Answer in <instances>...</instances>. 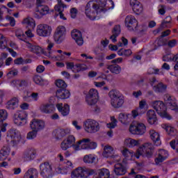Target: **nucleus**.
Segmentation results:
<instances>
[{
    "label": "nucleus",
    "mask_w": 178,
    "mask_h": 178,
    "mask_svg": "<svg viewBox=\"0 0 178 178\" xmlns=\"http://www.w3.org/2000/svg\"><path fill=\"white\" fill-rule=\"evenodd\" d=\"M154 147L152 143H144L137 149L136 157L137 159H138L140 156L149 159V158H152V155H154Z\"/></svg>",
    "instance_id": "obj_1"
},
{
    "label": "nucleus",
    "mask_w": 178,
    "mask_h": 178,
    "mask_svg": "<svg viewBox=\"0 0 178 178\" xmlns=\"http://www.w3.org/2000/svg\"><path fill=\"white\" fill-rule=\"evenodd\" d=\"M113 8H115V3L112 0H99L97 3L92 4V8L97 13H105L109 9H113Z\"/></svg>",
    "instance_id": "obj_2"
},
{
    "label": "nucleus",
    "mask_w": 178,
    "mask_h": 178,
    "mask_svg": "<svg viewBox=\"0 0 178 178\" xmlns=\"http://www.w3.org/2000/svg\"><path fill=\"white\" fill-rule=\"evenodd\" d=\"M81 146V148H80ZM97 148V143L91 141L90 138H83L76 143L74 145V149L79 151L81 149H95Z\"/></svg>",
    "instance_id": "obj_3"
},
{
    "label": "nucleus",
    "mask_w": 178,
    "mask_h": 178,
    "mask_svg": "<svg viewBox=\"0 0 178 178\" xmlns=\"http://www.w3.org/2000/svg\"><path fill=\"white\" fill-rule=\"evenodd\" d=\"M86 100L88 105L95 107L94 112H99V108L95 106V104L98 102V90L90 89L88 95H86Z\"/></svg>",
    "instance_id": "obj_4"
},
{
    "label": "nucleus",
    "mask_w": 178,
    "mask_h": 178,
    "mask_svg": "<svg viewBox=\"0 0 178 178\" xmlns=\"http://www.w3.org/2000/svg\"><path fill=\"white\" fill-rule=\"evenodd\" d=\"M83 128L87 133H97L99 131V123L94 120L88 119L83 122Z\"/></svg>",
    "instance_id": "obj_5"
},
{
    "label": "nucleus",
    "mask_w": 178,
    "mask_h": 178,
    "mask_svg": "<svg viewBox=\"0 0 178 178\" xmlns=\"http://www.w3.org/2000/svg\"><path fill=\"white\" fill-rule=\"evenodd\" d=\"M37 8L36 12L34 13V17L36 19H41L44 15H48L49 12V7L42 4L41 0H37Z\"/></svg>",
    "instance_id": "obj_6"
},
{
    "label": "nucleus",
    "mask_w": 178,
    "mask_h": 178,
    "mask_svg": "<svg viewBox=\"0 0 178 178\" xmlns=\"http://www.w3.org/2000/svg\"><path fill=\"white\" fill-rule=\"evenodd\" d=\"M40 175L44 178H51L54 176L52 165L49 162H44L40 165Z\"/></svg>",
    "instance_id": "obj_7"
},
{
    "label": "nucleus",
    "mask_w": 178,
    "mask_h": 178,
    "mask_svg": "<svg viewBox=\"0 0 178 178\" xmlns=\"http://www.w3.org/2000/svg\"><path fill=\"white\" fill-rule=\"evenodd\" d=\"M129 131L135 136H143L147 131V127L143 123L138 122L130 126Z\"/></svg>",
    "instance_id": "obj_8"
},
{
    "label": "nucleus",
    "mask_w": 178,
    "mask_h": 178,
    "mask_svg": "<svg viewBox=\"0 0 178 178\" xmlns=\"http://www.w3.org/2000/svg\"><path fill=\"white\" fill-rule=\"evenodd\" d=\"M65 38L66 28H65L63 26L57 27L54 35L55 42H56V44H61Z\"/></svg>",
    "instance_id": "obj_9"
},
{
    "label": "nucleus",
    "mask_w": 178,
    "mask_h": 178,
    "mask_svg": "<svg viewBox=\"0 0 178 178\" xmlns=\"http://www.w3.org/2000/svg\"><path fill=\"white\" fill-rule=\"evenodd\" d=\"M36 33L40 37H49L52 33V27L47 24H40L37 26Z\"/></svg>",
    "instance_id": "obj_10"
},
{
    "label": "nucleus",
    "mask_w": 178,
    "mask_h": 178,
    "mask_svg": "<svg viewBox=\"0 0 178 178\" xmlns=\"http://www.w3.org/2000/svg\"><path fill=\"white\" fill-rule=\"evenodd\" d=\"M163 99L167 105V106L171 109V111H175L178 113V106L177 103L176 102V99L172 97L169 94H165L163 96Z\"/></svg>",
    "instance_id": "obj_11"
},
{
    "label": "nucleus",
    "mask_w": 178,
    "mask_h": 178,
    "mask_svg": "<svg viewBox=\"0 0 178 178\" xmlns=\"http://www.w3.org/2000/svg\"><path fill=\"white\" fill-rule=\"evenodd\" d=\"M137 19L133 15H128L125 18V26L129 31H137Z\"/></svg>",
    "instance_id": "obj_12"
},
{
    "label": "nucleus",
    "mask_w": 178,
    "mask_h": 178,
    "mask_svg": "<svg viewBox=\"0 0 178 178\" xmlns=\"http://www.w3.org/2000/svg\"><path fill=\"white\" fill-rule=\"evenodd\" d=\"M7 140L10 143H13L15 144L16 143H19L20 140V132L15 129H11L7 132Z\"/></svg>",
    "instance_id": "obj_13"
},
{
    "label": "nucleus",
    "mask_w": 178,
    "mask_h": 178,
    "mask_svg": "<svg viewBox=\"0 0 178 178\" xmlns=\"http://www.w3.org/2000/svg\"><path fill=\"white\" fill-rule=\"evenodd\" d=\"M74 143H76V138L74 136L70 135L69 136L67 139H65L60 144L61 149L63 151H66L68 148H70L71 147H74V145H77V144L74 145Z\"/></svg>",
    "instance_id": "obj_14"
},
{
    "label": "nucleus",
    "mask_w": 178,
    "mask_h": 178,
    "mask_svg": "<svg viewBox=\"0 0 178 178\" xmlns=\"http://www.w3.org/2000/svg\"><path fill=\"white\" fill-rule=\"evenodd\" d=\"M6 119H8V113L6 112V110H0V140L1 137H2V134L5 133L6 131V126H8L7 123H3V121H5Z\"/></svg>",
    "instance_id": "obj_15"
},
{
    "label": "nucleus",
    "mask_w": 178,
    "mask_h": 178,
    "mask_svg": "<svg viewBox=\"0 0 178 178\" xmlns=\"http://www.w3.org/2000/svg\"><path fill=\"white\" fill-rule=\"evenodd\" d=\"M30 127L32 130L40 131L45 127V122L41 120L33 119L31 121Z\"/></svg>",
    "instance_id": "obj_16"
},
{
    "label": "nucleus",
    "mask_w": 178,
    "mask_h": 178,
    "mask_svg": "<svg viewBox=\"0 0 178 178\" xmlns=\"http://www.w3.org/2000/svg\"><path fill=\"white\" fill-rule=\"evenodd\" d=\"M71 35L73 40H74L75 42L79 47H81V45L84 44V40H83V35L81 34V32L80 31H78L77 29H74L71 33Z\"/></svg>",
    "instance_id": "obj_17"
},
{
    "label": "nucleus",
    "mask_w": 178,
    "mask_h": 178,
    "mask_svg": "<svg viewBox=\"0 0 178 178\" xmlns=\"http://www.w3.org/2000/svg\"><path fill=\"white\" fill-rule=\"evenodd\" d=\"M113 154V148L111 146L106 145L104 147L103 156L104 158H117L116 161H119L120 159V156L117 154Z\"/></svg>",
    "instance_id": "obj_18"
},
{
    "label": "nucleus",
    "mask_w": 178,
    "mask_h": 178,
    "mask_svg": "<svg viewBox=\"0 0 178 178\" xmlns=\"http://www.w3.org/2000/svg\"><path fill=\"white\" fill-rule=\"evenodd\" d=\"M36 155L37 152H35V149H28L24 152L22 158L26 161H33V159H35Z\"/></svg>",
    "instance_id": "obj_19"
},
{
    "label": "nucleus",
    "mask_w": 178,
    "mask_h": 178,
    "mask_svg": "<svg viewBox=\"0 0 178 178\" xmlns=\"http://www.w3.org/2000/svg\"><path fill=\"white\" fill-rule=\"evenodd\" d=\"M129 3L134 13H136V15H140V13L143 12V5L141 4V3H140V1L137 0H130Z\"/></svg>",
    "instance_id": "obj_20"
},
{
    "label": "nucleus",
    "mask_w": 178,
    "mask_h": 178,
    "mask_svg": "<svg viewBox=\"0 0 178 178\" xmlns=\"http://www.w3.org/2000/svg\"><path fill=\"white\" fill-rule=\"evenodd\" d=\"M56 97L58 99H67L70 98V92L65 89H58L56 92Z\"/></svg>",
    "instance_id": "obj_21"
},
{
    "label": "nucleus",
    "mask_w": 178,
    "mask_h": 178,
    "mask_svg": "<svg viewBox=\"0 0 178 178\" xmlns=\"http://www.w3.org/2000/svg\"><path fill=\"white\" fill-rule=\"evenodd\" d=\"M39 109L42 113L49 114L55 111V106L51 104H43L40 106Z\"/></svg>",
    "instance_id": "obj_22"
},
{
    "label": "nucleus",
    "mask_w": 178,
    "mask_h": 178,
    "mask_svg": "<svg viewBox=\"0 0 178 178\" xmlns=\"http://www.w3.org/2000/svg\"><path fill=\"white\" fill-rule=\"evenodd\" d=\"M56 108L62 116H67L70 112V107L68 104H65L63 106V104H57Z\"/></svg>",
    "instance_id": "obj_23"
},
{
    "label": "nucleus",
    "mask_w": 178,
    "mask_h": 178,
    "mask_svg": "<svg viewBox=\"0 0 178 178\" xmlns=\"http://www.w3.org/2000/svg\"><path fill=\"white\" fill-rule=\"evenodd\" d=\"M150 138H152V141L154 143V145H156V147L161 145V136H159V134L155 130L152 129L149 131Z\"/></svg>",
    "instance_id": "obj_24"
},
{
    "label": "nucleus",
    "mask_w": 178,
    "mask_h": 178,
    "mask_svg": "<svg viewBox=\"0 0 178 178\" xmlns=\"http://www.w3.org/2000/svg\"><path fill=\"white\" fill-rule=\"evenodd\" d=\"M19 106V99L17 97H13L10 101H8L6 105V109L9 111H14Z\"/></svg>",
    "instance_id": "obj_25"
},
{
    "label": "nucleus",
    "mask_w": 178,
    "mask_h": 178,
    "mask_svg": "<svg viewBox=\"0 0 178 178\" xmlns=\"http://www.w3.org/2000/svg\"><path fill=\"white\" fill-rule=\"evenodd\" d=\"M147 122L149 123V124H155L156 123V121L158 120V118H156V114L155 113V111L154 110H149L147 112Z\"/></svg>",
    "instance_id": "obj_26"
},
{
    "label": "nucleus",
    "mask_w": 178,
    "mask_h": 178,
    "mask_svg": "<svg viewBox=\"0 0 178 178\" xmlns=\"http://www.w3.org/2000/svg\"><path fill=\"white\" fill-rule=\"evenodd\" d=\"M166 106L163 103L162 106L159 109V111H156L158 115L161 116V118H164L165 119H168V120H170L172 119V115H170L167 111Z\"/></svg>",
    "instance_id": "obj_27"
},
{
    "label": "nucleus",
    "mask_w": 178,
    "mask_h": 178,
    "mask_svg": "<svg viewBox=\"0 0 178 178\" xmlns=\"http://www.w3.org/2000/svg\"><path fill=\"white\" fill-rule=\"evenodd\" d=\"M39 172L35 168H29L24 174V178H38Z\"/></svg>",
    "instance_id": "obj_28"
},
{
    "label": "nucleus",
    "mask_w": 178,
    "mask_h": 178,
    "mask_svg": "<svg viewBox=\"0 0 178 178\" xmlns=\"http://www.w3.org/2000/svg\"><path fill=\"white\" fill-rule=\"evenodd\" d=\"M85 170H86V168L78 167L77 168H76L72 171V176H73V177H76V178H79V177L83 178L85 177Z\"/></svg>",
    "instance_id": "obj_29"
},
{
    "label": "nucleus",
    "mask_w": 178,
    "mask_h": 178,
    "mask_svg": "<svg viewBox=\"0 0 178 178\" xmlns=\"http://www.w3.org/2000/svg\"><path fill=\"white\" fill-rule=\"evenodd\" d=\"M114 173H115L117 176H123V175L126 173V169L124 168V167H123V165H122V163H116L114 165Z\"/></svg>",
    "instance_id": "obj_30"
},
{
    "label": "nucleus",
    "mask_w": 178,
    "mask_h": 178,
    "mask_svg": "<svg viewBox=\"0 0 178 178\" xmlns=\"http://www.w3.org/2000/svg\"><path fill=\"white\" fill-rule=\"evenodd\" d=\"M112 34L113 35L110 37V40H111L113 42H116V41H118L116 38H118L120 34V25H116L114 26L112 31Z\"/></svg>",
    "instance_id": "obj_31"
},
{
    "label": "nucleus",
    "mask_w": 178,
    "mask_h": 178,
    "mask_svg": "<svg viewBox=\"0 0 178 178\" xmlns=\"http://www.w3.org/2000/svg\"><path fill=\"white\" fill-rule=\"evenodd\" d=\"M27 47L30 49L31 52H33V54H36L37 55L42 54V48L40 46L31 44L30 42H27Z\"/></svg>",
    "instance_id": "obj_32"
},
{
    "label": "nucleus",
    "mask_w": 178,
    "mask_h": 178,
    "mask_svg": "<svg viewBox=\"0 0 178 178\" xmlns=\"http://www.w3.org/2000/svg\"><path fill=\"white\" fill-rule=\"evenodd\" d=\"M85 13L90 20H95V16H94V12H91V4L88 3L85 7Z\"/></svg>",
    "instance_id": "obj_33"
},
{
    "label": "nucleus",
    "mask_w": 178,
    "mask_h": 178,
    "mask_svg": "<svg viewBox=\"0 0 178 178\" xmlns=\"http://www.w3.org/2000/svg\"><path fill=\"white\" fill-rule=\"evenodd\" d=\"M14 116H15L17 119H19L20 121L22 122V124H27V115L26 114V112L20 111L19 113H15Z\"/></svg>",
    "instance_id": "obj_34"
},
{
    "label": "nucleus",
    "mask_w": 178,
    "mask_h": 178,
    "mask_svg": "<svg viewBox=\"0 0 178 178\" xmlns=\"http://www.w3.org/2000/svg\"><path fill=\"white\" fill-rule=\"evenodd\" d=\"M108 97L111 98V102L112 101H114V99H116L122 97V94H120V92L119 90L113 89L108 92Z\"/></svg>",
    "instance_id": "obj_35"
},
{
    "label": "nucleus",
    "mask_w": 178,
    "mask_h": 178,
    "mask_svg": "<svg viewBox=\"0 0 178 178\" xmlns=\"http://www.w3.org/2000/svg\"><path fill=\"white\" fill-rule=\"evenodd\" d=\"M124 103V100H123V98H122V96L114 99L113 101L111 102V104L113 108H120L122 105Z\"/></svg>",
    "instance_id": "obj_36"
},
{
    "label": "nucleus",
    "mask_w": 178,
    "mask_h": 178,
    "mask_svg": "<svg viewBox=\"0 0 178 178\" xmlns=\"http://www.w3.org/2000/svg\"><path fill=\"white\" fill-rule=\"evenodd\" d=\"M107 69L114 74H120L122 72V67L118 65H110L107 67Z\"/></svg>",
    "instance_id": "obj_37"
},
{
    "label": "nucleus",
    "mask_w": 178,
    "mask_h": 178,
    "mask_svg": "<svg viewBox=\"0 0 178 178\" xmlns=\"http://www.w3.org/2000/svg\"><path fill=\"white\" fill-rule=\"evenodd\" d=\"M98 176L100 178H109L111 177V172L106 168L99 169L97 172Z\"/></svg>",
    "instance_id": "obj_38"
},
{
    "label": "nucleus",
    "mask_w": 178,
    "mask_h": 178,
    "mask_svg": "<svg viewBox=\"0 0 178 178\" xmlns=\"http://www.w3.org/2000/svg\"><path fill=\"white\" fill-rule=\"evenodd\" d=\"M168 86H166V85L163 84V83H159L153 87V90L155 91V92H165Z\"/></svg>",
    "instance_id": "obj_39"
},
{
    "label": "nucleus",
    "mask_w": 178,
    "mask_h": 178,
    "mask_svg": "<svg viewBox=\"0 0 178 178\" xmlns=\"http://www.w3.org/2000/svg\"><path fill=\"white\" fill-rule=\"evenodd\" d=\"M145 112H147V110L145 108H141L138 107L136 110H133L131 111L132 117L134 118V119H136L137 116H141V115H144Z\"/></svg>",
    "instance_id": "obj_40"
},
{
    "label": "nucleus",
    "mask_w": 178,
    "mask_h": 178,
    "mask_svg": "<svg viewBox=\"0 0 178 178\" xmlns=\"http://www.w3.org/2000/svg\"><path fill=\"white\" fill-rule=\"evenodd\" d=\"M22 23L23 24H27V26H29V29H34V27H35V21L30 17L25 18Z\"/></svg>",
    "instance_id": "obj_41"
},
{
    "label": "nucleus",
    "mask_w": 178,
    "mask_h": 178,
    "mask_svg": "<svg viewBox=\"0 0 178 178\" xmlns=\"http://www.w3.org/2000/svg\"><path fill=\"white\" fill-rule=\"evenodd\" d=\"M98 172L97 170L85 168V177L84 178L91 177V176H97Z\"/></svg>",
    "instance_id": "obj_42"
},
{
    "label": "nucleus",
    "mask_w": 178,
    "mask_h": 178,
    "mask_svg": "<svg viewBox=\"0 0 178 178\" xmlns=\"http://www.w3.org/2000/svg\"><path fill=\"white\" fill-rule=\"evenodd\" d=\"M84 70H87V65L84 64H76L72 72L74 73H79V72H84Z\"/></svg>",
    "instance_id": "obj_43"
},
{
    "label": "nucleus",
    "mask_w": 178,
    "mask_h": 178,
    "mask_svg": "<svg viewBox=\"0 0 178 178\" xmlns=\"http://www.w3.org/2000/svg\"><path fill=\"white\" fill-rule=\"evenodd\" d=\"M6 48H8L6 38L2 33H0V49H6Z\"/></svg>",
    "instance_id": "obj_44"
},
{
    "label": "nucleus",
    "mask_w": 178,
    "mask_h": 178,
    "mask_svg": "<svg viewBox=\"0 0 178 178\" xmlns=\"http://www.w3.org/2000/svg\"><path fill=\"white\" fill-rule=\"evenodd\" d=\"M56 86L58 87V90H65L67 88V84H66V82L62 79L56 80Z\"/></svg>",
    "instance_id": "obj_45"
},
{
    "label": "nucleus",
    "mask_w": 178,
    "mask_h": 178,
    "mask_svg": "<svg viewBox=\"0 0 178 178\" xmlns=\"http://www.w3.org/2000/svg\"><path fill=\"white\" fill-rule=\"evenodd\" d=\"M132 52L131 49H120L118 51V55L119 56H130L131 55Z\"/></svg>",
    "instance_id": "obj_46"
},
{
    "label": "nucleus",
    "mask_w": 178,
    "mask_h": 178,
    "mask_svg": "<svg viewBox=\"0 0 178 178\" xmlns=\"http://www.w3.org/2000/svg\"><path fill=\"white\" fill-rule=\"evenodd\" d=\"M55 136L57 140H62L63 137L66 136V131L65 129H57Z\"/></svg>",
    "instance_id": "obj_47"
},
{
    "label": "nucleus",
    "mask_w": 178,
    "mask_h": 178,
    "mask_svg": "<svg viewBox=\"0 0 178 178\" xmlns=\"http://www.w3.org/2000/svg\"><path fill=\"white\" fill-rule=\"evenodd\" d=\"M172 23V17L167 16L161 22V28L166 29L168 28V24H170Z\"/></svg>",
    "instance_id": "obj_48"
},
{
    "label": "nucleus",
    "mask_w": 178,
    "mask_h": 178,
    "mask_svg": "<svg viewBox=\"0 0 178 178\" xmlns=\"http://www.w3.org/2000/svg\"><path fill=\"white\" fill-rule=\"evenodd\" d=\"M129 116H130V114L127 113H121L118 116V119L121 123H126L129 120Z\"/></svg>",
    "instance_id": "obj_49"
},
{
    "label": "nucleus",
    "mask_w": 178,
    "mask_h": 178,
    "mask_svg": "<svg viewBox=\"0 0 178 178\" xmlns=\"http://www.w3.org/2000/svg\"><path fill=\"white\" fill-rule=\"evenodd\" d=\"M126 143H127V147H129L130 148L133 147H136V145H138L140 143H138V140H136L135 139H127L126 140Z\"/></svg>",
    "instance_id": "obj_50"
},
{
    "label": "nucleus",
    "mask_w": 178,
    "mask_h": 178,
    "mask_svg": "<svg viewBox=\"0 0 178 178\" xmlns=\"http://www.w3.org/2000/svg\"><path fill=\"white\" fill-rule=\"evenodd\" d=\"M95 161V157H94L92 155H86L83 157V162L85 163H94V161Z\"/></svg>",
    "instance_id": "obj_51"
},
{
    "label": "nucleus",
    "mask_w": 178,
    "mask_h": 178,
    "mask_svg": "<svg viewBox=\"0 0 178 178\" xmlns=\"http://www.w3.org/2000/svg\"><path fill=\"white\" fill-rule=\"evenodd\" d=\"M164 126H165L164 129H165V131L170 136H175V134H176V133H177V131L175 128H173L172 127L166 126V125H164Z\"/></svg>",
    "instance_id": "obj_52"
},
{
    "label": "nucleus",
    "mask_w": 178,
    "mask_h": 178,
    "mask_svg": "<svg viewBox=\"0 0 178 178\" xmlns=\"http://www.w3.org/2000/svg\"><path fill=\"white\" fill-rule=\"evenodd\" d=\"M65 8H66V6H65L63 3H59L58 5L55 6L54 9L58 13H63V10H65Z\"/></svg>",
    "instance_id": "obj_53"
},
{
    "label": "nucleus",
    "mask_w": 178,
    "mask_h": 178,
    "mask_svg": "<svg viewBox=\"0 0 178 178\" xmlns=\"http://www.w3.org/2000/svg\"><path fill=\"white\" fill-rule=\"evenodd\" d=\"M163 104V103L162 101H154L152 102V106L156 112H159V111L160 108L162 106Z\"/></svg>",
    "instance_id": "obj_54"
},
{
    "label": "nucleus",
    "mask_w": 178,
    "mask_h": 178,
    "mask_svg": "<svg viewBox=\"0 0 178 178\" xmlns=\"http://www.w3.org/2000/svg\"><path fill=\"white\" fill-rule=\"evenodd\" d=\"M38 133V131H35V129H32L31 131H30L27 134L26 138L28 140H34V138H35V137H37Z\"/></svg>",
    "instance_id": "obj_55"
},
{
    "label": "nucleus",
    "mask_w": 178,
    "mask_h": 178,
    "mask_svg": "<svg viewBox=\"0 0 178 178\" xmlns=\"http://www.w3.org/2000/svg\"><path fill=\"white\" fill-rule=\"evenodd\" d=\"M122 155L125 156V158H133L134 154L133 153V151H130L128 149H124L122 151Z\"/></svg>",
    "instance_id": "obj_56"
},
{
    "label": "nucleus",
    "mask_w": 178,
    "mask_h": 178,
    "mask_svg": "<svg viewBox=\"0 0 178 178\" xmlns=\"http://www.w3.org/2000/svg\"><path fill=\"white\" fill-rule=\"evenodd\" d=\"M0 152L8 158V156H9V154H10V147L8 146H3Z\"/></svg>",
    "instance_id": "obj_57"
},
{
    "label": "nucleus",
    "mask_w": 178,
    "mask_h": 178,
    "mask_svg": "<svg viewBox=\"0 0 178 178\" xmlns=\"http://www.w3.org/2000/svg\"><path fill=\"white\" fill-rule=\"evenodd\" d=\"M116 123H118V120H115V117H112L111 122L107 124V127L108 129H115V126H118Z\"/></svg>",
    "instance_id": "obj_58"
},
{
    "label": "nucleus",
    "mask_w": 178,
    "mask_h": 178,
    "mask_svg": "<svg viewBox=\"0 0 178 178\" xmlns=\"http://www.w3.org/2000/svg\"><path fill=\"white\" fill-rule=\"evenodd\" d=\"M147 73L148 74H163V72H159V69L156 68H149Z\"/></svg>",
    "instance_id": "obj_59"
},
{
    "label": "nucleus",
    "mask_w": 178,
    "mask_h": 178,
    "mask_svg": "<svg viewBox=\"0 0 178 178\" xmlns=\"http://www.w3.org/2000/svg\"><path fill=\"white\" fill-rule=\"evenodd\" d=\"M33 81L35 84H38L39 86H42L44 81H42V78L40 76L36 75L33 77Z\"/></svg>",
    "instance_id": "obj_60"
},
{
    "label": "nucleus",
    "mask_w": 178,
    "mask_h": 178,
    "mask_svg": "<svg viewBox=\"0 0 178 178\" xmlns=\"http://www.w3.org/2000/svg\"><path fill=\"white\" fill-rule=\"evenodd\" d=\"M15 35L22 41H24V33L22 30L18 29L15 33Z\"/></svg>",
    "instance_id": "obj_61"
},
{
    "label": "nucleus",
    "mask_w": 178,
    "mask_h": 178,
    "mask_svg": "<svg viewBox=\"0 0 178 178\" xmlns=\"http://www.w3.org/2000/svg\"><path fill=\"white\" fill-rule=\"evenodd\" d=\"M129 175L132 176V177H134V178H147L145 176L143 175H137V173L134 172V169H132L131 172H129Z\"/></svg>",
    "instance_id": "obj_62"
},
{
    "label": "nucleus",
    "mask_w": 178,
    "mask_h": 178,
    "mask_svg": "<svg viewBox=\"0 0 178 178\" xmlns=\"http://www.w3.org/2000/svg\"><path fill=\"white\" fill-rule=\"evenodd\" d=\"M170 145L172 149H176L177 147V152H178V140L176 141V140H172L170 142Z\"/></svg>",
    "instance_id": "obj_63"
},
{
    "label": "nucleus",
    "mask_w": 178,
    "mask_h": 178,
    "mask_svg": "<svg viewBox=\"0 0 178 178\" xmlns=\"http://www.w3.org/2000/svg\"><path fill=\"white\" fill-rule=\"evenodd\" d=\"M159 13L161 15H163L165 13H166V7L164 5L159 6Z\"/></svg>",
    "instance_id": "obj_64"
}]
</instances>
